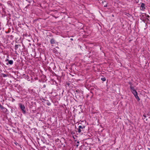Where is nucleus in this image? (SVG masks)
<instances>
[{
    "label": "nucleus",
    "instance_id": "19",
    "mask_svg": "<svg viewBox=\"0 0 150 150\" xmlns=\"http://www.w3.org/2000/svg\"><path fill=\"white\" fill-rule=\"evenodd\" d=\"M2 74L3 75V76L4 77H5L7 76V75L6 74Z\"/></svg>",
    "mask_w": 150,
    "mask_h": 150
},
{
    "label": "nucleus",
    "instance_id": "29",
    "mask_svg": "<svg viewBox=\"0 0 150 150\" xmlns=\"http://www.w3.org/2000/svg\"><path fill=\"white\" fill-rule=\"evenodd\" d=\"M79 91L78 90H76V91L77 92H78V91Z\"/></svg>",
    "mask_w": 150,
    "mask_h": 150
},
{
    "label": "nucleus",
    "instance_id": "1",
    "mask_svg": "<svg viewBox=\"0 0 150 150\" xmlns=\"http://www.w3.org/2000/svg\"><path fill=\"white\" fill-rule=\"evenodd\" d=\"M19 107H20V108L21 110L23 113L24 114H25L26 113V110L25 109V107L24 106V105H23L21 103H20L19 104Z\"/></svg>",
    "mask_w": 150,
    "mask_h": 150
},
{
    "label": "nucleus",
    "instance_id": "10",
    "mask_svg": "<svg viewBox=\"0 0 150 150\" xmlns=\"http://www.w3.org/2000/svg\"><path fill=\"white\" fill-rule=\"evenodd\" d=\"M30 5V4H28V5H27V6H26V7L24 8V10L25 11H27V8H28V7Z\"/></svg>",
    "mask_w": 150,
    "mask_h": 150
},
{
    "label": "nucleus",
    "instance_id": "12",
    "mask_svg": "<svg viewBox=\"0 0 150 150\" xmlns=\"http://www.w3.org/2000/svg\"><path fill=\"white\" fill-rule=\"evenodd\" d=\"M100 1L102 5H104V3L105 2V1L103 0H100Z\"/></svg>",
    "mask_w": 150,
    "mask_h": 150
},
{
    "label": "nucleus",
    "instance_id": "17",
    "mask_svg": "<svg viewBox=\"0 0 150 150\" xmlns=\"http://www.w3.org/2000/svg\"><path fill=\"white\" fill-rule=\"evenodd\" d=\"M143 117H144V119H145L146 121H147V119H146V115L145 114H144L143 115Z\"/></svg>",
    "mask_w": 150,
    "mask_h": 150
},
{
    "label": "nucleus",
    "instance_id": "35",
    "mask_svg": "<svg viewBox=\"0 0 150 150\" xmlns=\"http://www.w3.org/2000/svg\"><path fill=\"white\" fill-rule=\"evenodd\" d=\"M149 27H150V26H149Z\"/></svg>",
    "mask_w": 150,
    "mask_h": 150
},
{
    "label": "nucleus",
    "instance_id": "34",
    "mask_svg": "<svg viewBox=\"0 0 150 150\" xmlns=\"http://www.w3.org/2000/svg\"><path fill=\"white\" fill-rule=\"evenodd\" d=\"M75 136L76 137H77V136L76 135H75Z\"/></svg>",
    "mask_w": 150,
    "mask_h": 150
},
{
    "label": "nucleus",
    "instance_id": "27",
    "mask_svg": "<svg viewBox=\"0 0 150 150\" xmlns=\"http://www.w3.org/2000/svg\"><path fill=\"white\" fill-rule=\"evenodd\" d=\"M2 106V105L0 103V107Z\"/></svg>",
    "mask_w": 150,
    "mask_h": 150
},
{
    "label": "nucleus",
    "instance_id": "6",
    "mask_svg": "<svg viewBox=\"0 0 150 150\" xmlns=\"http://www.w3.org/2000/svg\"><path fill=\"white\" fill-rule=\"evenodd\" d=\"M145 4L144 3H142L141 5V7H142V9H141V10H144V9L145 8Z\"/></svg>",
    "mask_w": 150,
    "mask_h": 150
},
{
    "label": "nucleus",
    "instance_id": "23",
    "mask_svg": "<svg viewBox=\"0 0 150 150\" xmlns=\"http://www.w3.org/2000/svg\"><path fill=\"white\" fill-rule=\"evenodd\" d=\"M9 60L8 59H6L5 60V62H8Z\"/></svg>",
    "mask_w": 150,
    "mask_h": 150
},
{
    "label": "nucleus",
    "instance_id": "4",
    "mask_svg": "<svg viewBox=\"0 0 150 150\" xmlns=\"http://www.w3.org/2000/svg\"><path fill=\"white\" fill-rule=\"evenodd\" d=\"M0 108L1 109V112L4 113H5L6 112L8 111L7 110L6 108L2 105L0 107Z\"/></svg>",
    "mask_w": 150,
    "mask_h": 150
},
{
    "label": "nucleus",
    "instance_id": "9",
    "mask_svg": "<svg viewBox=\"0 0 150 150\" xmlns=\"http://www.w3.org/2000/svg\"><path fill=\"white\" fill-rule=\"evenodd\" d=\"M85 126H81V125H79V128L81 130L83 131V129L85 128Z\"/></svg>",
    "mask_w": 150,
    "mask_h": 150
},
{
    "label": "nucleus",
    "instance_id": "11",
    "mask_svg": "<svg viewBox=\"0 0 150 150\" xmlns=\"http://www.w3.org/2000/svg\"><path fill=\"white\" fill-rule=\"evenodd\" d=\"M20 45H16L15 46V49L16 50L18 48L19 46H20Z\"/></svg>",
    "mask_w": 150,
    "mask_h": 150
},
{
    "label": "nucleus",
    "instance_id": "16",
    "mask_svg": "<svg viewBox=\"0 0 150 150\" xmlns=\"http://www.w3.org/2000/svg\"><path fill=\"white\" fill-rule=\"evenodd\" d=\"M101 80L103 81H104L106 80V79L105 77H102L101 78Z\"/></svg>",
    "mask_w": 150,
    "mask_h": 150
},
{
    "label": "nucleus",
    "instance_id": "24",
    "mask_svg": "<svg viewBox=\"0 0 150 150\" xmlns=\"http://www.w3.org/2000/svg\"><path fill=\"white\" fill-rule=\"evenodd\" d=\"M46 87V85L45 84H44L43 86V88H45Z\"/></svg>",
    "mask_w": 150,
    "mask_h": 150
},
{
    "label": "nucleus",
    "instance_id": "20",
    "mask_svg": "<svg viewBox=\"0 0 150 150\" xmlns=\"http://www.w3.org/2000/svg\"><path fill=\"white\" fill-rule=\"evenodd\" d=\"M108 4V3H106V4H105L104 5V7H107V6Z\"/></svg>",
    "mask_w": 150,
    "mask_h": 150
},
{
    "label": "nucleus",
    "instance_id": "28",
    "mask_svg": "<svg viewBox=\"0 0 150 150\" xmlns=\"http://www.w3.org/2000/svg\"><path fill=\"white\" fill-rule=\"evenodd\" d=\"M50 104H48V103L47 104V105H50Z\"/></svg>",
    "mask_w": 150,
    "mask_h": 150
},
{
    "label": "nucleus",
    "instance_id": "2",
    "mask_svg": "<svg viewBox=\"0 0 150 150\" xmlns=\"http://www.w3.org/2000/svg\"><path fill=\"white\" fill-rule=\"evenodd\" d=\"M130 91L132 92V93L134 95L137 93V92L136 90L134 89V87H131V88L130 89Z\"/></svg>",
    "mask_w": 150,
    "mask_h": 150
},
{
    "label": "nucleus",
    "instance_id": "33",
    "mask_svg": "<svg viewBox=\"0 0 150 150\" xmlns=\"http://www.w3.org/2000/svg\"><path fill=\"white\" fill-rule=\"evenodd\" d=\"M56 47V48H57H57H58V47Z\"/></svg>",
    "mask_w": 150,
    "mask_h": 150
},
{
    "label": "nucleus",
    "instance_id": "30",
    "mask_svg": "<svg viewBox=\"0 0 150 150\" xmlns=\"http://www.w3.org/2000/svg\"><path fill=\"white\" fill-rule=\"evenodd\" d=\"M77 143H79V142H77Z\"/></svg>",
    "mask_w": 150,
    "mask_h": 150
},
{
    "label": "nucleus",
    "instance_id": "18",
    "mask_svg": "<svg viewBox=\"0 0 150 150\" xmlns=\"http://www.w3.org/2000/svg\"><path fill=\"white\" fill-rule=\"evenodd\" d=\"M78 129V132L79 133H80L81 132V130L79 128L78 129Z\"/></svg>",
    "mask_w": 150,
    "mask_h": 150
},
{
    "label": "nucleus",
    "instance_id": "7",
    "mask_svg": "<svg viewBox=\"0 0 150 150\" xmlns=\"http://www.w3.org/2000/svg\"><path fill=\"white\" fill-rule=\"evenodd\" d=\"M50 43L51 44H54L55 43V40L54 39L52 38L50 40Z\"/></svg>",
    "mask_w": 150,
    "mask_h": 150
},
{
    "label": "nucleus",
    "instance_id": "22",
    "mask_svg": "<svg viewBox=\"0 0 150 150\" xmlns=\"http://www.w3.org/2000/svg\"><path fill=\"white\" fill-rule=\"evenodd\" d=\"M145 14V15L147 17V18H149V16L148 15H146V13H144Z\"/></svg>",
    "mask_w": 150,
    "mask_h": 150
},
{
    "label": "nucleus",
    "instance_id": "8",
    "mask_svg": "<svg viewBox=\"0 0 150 150\" xmlns=\"http://www.w3.org/2000/svg\"><path fill=\"white\" fill-rule=\"evenodd\" d=\"M13 61L12 60H9L8 63H6V64L8 65V64L12 65L13 64Z\"/></svg>",
    "mask_w": 150,
    "mask_h": 150
},
{
    "label": "nucleus",
    "instance_id": "14",
    "mask_svg": "<svg viewBox=\"0 0 150 150\" xmlns=\"http://www.w3.org/2000/svg\"><path fill=\"white\" fill-rule=\"evenodd\" d=\"M129 84L130 85V89L131 88V87H134L133 86H132V85H133V84L131 82H129Z\"/></svg>",
    "mask_w": 150,
    "mask_h": 150
},
{
    "label": "nucleus",
    "instance_id": "5",
    "mask_svg": "<svg viewBox=\"0 0 150 150\" xmlns=\"http://www.w3.org/2000/svg\"><path fill=\"white\" fill-rule=\"evenodd\" d=\"M134 96L135 97V98L137 99V101H139L140 100V99L138 96L137 93L135 94H134Z\"/></svg>",
    "mask_w": 150,
    "mask_h": 150
},
{
    "label": "nucleus",
    "instance_id": "31",
    "mask_svg": "<svg viewBox=\"0 0 150 150\" xmlns=\"http://www.w3.org/2000/svg\"><path fill=\"white\" fill-rule=\"evenodd\" d=\"M73 138H74V139H75V137H73Z\"/></svg>",
    "mask_w": 150,
    "mask_h": 150
},
{
    "label": "nucleus",
    "instance_id": "15",
    "mask_svg": "<svg viewBox=\"0 0 150 150\" xmlns=\"http://www.w3.org/2000/svg\"><path fill=\"white\" fill-rule=\"evenodd\" d=\"M23 24H21V23L19 24L18 25V26L20 28H21L22 27V26H23Z\"/></svg>",
    "mask_w": 150,
    "mask_h": 150
},
{
    "label": "nucleus",
    "instance_id": "21",
    "mask_svg": "<svg viewBox=\"0 0 150 150\" xmlns=\"http://www.w3.org/2000/svg\"><path fill=\"white\" fill-rule=\"evenodd\" d=\"M57 50H53V52L55 53H56L57 52Z\"/></svg>",
    "mask_w": 150,
    "mask_h": 150
},
{
    "label": "nucleus",
    "instance_id": "3",
    "mask_svg": "<svg viewBox=\"0 0 150 150\" xmlns=\"http://www.w3.org/2000/svg\"><path fill=\"white\" fill-rule=\"evenodd\" d=\"M130 91L132 92V93L134 95L137 93V92L136 90L134 89V87H131V88L130 89Z\"/></svg>",
    "mask_w": 150,
    "mask_h": 150
},
{
    "label": "nucleus",
    "instance_id": "13",
    "mask_svg": "<svg viewBox=\"0 0 150 150\" xmlns=\"http://www.w3.org/2000/svg\"><path fill=\"white\" fill-rule=\"evenodd\" d=\"M66 86L68 87H69L70 83L69 82H66Z\"/></svg>",
    "mask_w": 150,
    "mask_h": 150
},
{
    "label": "nucleus",
    "instance_id": "32",
    "mask_svg": "<svg viewBox=\"0 0 150 150\" xmlns=\"http://www.w3.org/2000/svg\"><path fill=\"white\" fill-rule=\"evenodd\" d=\"M147 20H148L149 21V19L148 18H147Z\"/></svg>",
    "mask_w": 150,
    "mask_h": 150
},
{
    "label": "nucleus",
    "instance_id": "25",
    "mask_svg": "<svg viewBox=\"0 0 150 150\" xmlns=\"http://www.w3.org/2000/svg\"><path fill=\"white\" fill-rule=\"evenodd\" d=\"M14 144L16 145H17V144H18V143H17V142H15Z\"/></svg>",
    "mask_w": 150,
    "mask_h": 150
},
{
    "label": "nucleus",
    "instance_id": "26",
    "mask_svg": "<svg viewBox=\"0 0 150 150\" xmlns=\"http://www.w3.org/2000/svg\"><path fill=\"white\" fill-rule=\"evenodd\" d=\"M71 40H73V39L72 38H71Z\"/></svg>",
    "mask_w": 150,
    "mask_h": 150
}]
</instances>
